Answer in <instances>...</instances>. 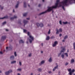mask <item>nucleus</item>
<instances>
[{
    "mask_svg": "<svg viewBox=\"0 0 75 75\" xmlns=\"http://www.w3.org/2000/svg\"><path fill=\"white\" fill-rule=\"evenodd\" d=\"M72 3H75V0H63L62 1V2H59V0H57L56 3L55 4V5L52 6V7H48V9L45 12H42L40 14V15L43 14L47 12H49L52 11L54 8H56L58 7H62V8L64 10H65L64 6H68L69 4H72Z\"/></svg>",
    "mask_w": 75,
    "mask_h": 75,
    "instance_id": "1",
    "label": "nucleus"
},
{
    "mask_svg": "<svg viewBox=\"0 0 75 75\" xmlns=\"http://www.w3.org/2000/svg\"><path fill=\"white\" fill-rule=\"evenodd\" d=\"M68 71L69 72V75H72V73L75 72V69H73L72 70L71 69H68Z\"/></svg>",
    "mask_w": 75,
    "mask_h": 75,
    "instance_id": "2",
    "label": "nucleus"
},
{
    "mask_svg": "<svg viewBox=\"0 0 75 75\" xmlns=\"http://www.w3.org/2000/svg\"><path fill=\"white\" fill-rule=\"evenodd\" d=\"M61 48L62 49V50H61L60 53L59 54V56L62 54V52H65V48L64 47L62 46L61 47Z\"/></svg>",
    "mask_w": 75,
    "mask_h": 75,
    "instance_id": "3",
    "label": "nucleus"
},
{
    "mask_svg": "<svg viewBox=\"0 0 75 75\" xmlns=\"http://www.w3.org/2000/svg\"><path fill=\"white\" fill-rule=\"evenodd\" d=\"M29 38H30L29 39V42L30 43H32V42L34 41V37L31 35H30L29 36Z\"/></svg>",
    "mask_w": 75,
    "mask_h": 75,
    "instance_id": "4",
    "label": "nucleus"
},
{
    "mask_svg": "<svg viewBox=\"0 0 75 75\" xmlns=\"http://www.w3.org/2000/svg\"><path fill=\"white\" fill-rule=\"evenodd\" d=\"M56 34H59V32H60V33H62V29L61 28H60L59 29V30H58V29H56Z\"/></svg>",
    "mask_w": 75,
    "mask_h": 75,
    "instance_id": "5",
    "label": "nucleus"
},
{
    "mask_svg": "<svg viewBox=\"0 0 75 75\" xmlns=\"http://www.w3.org/2000/svg\"><path fill=\"white\" fill-rule=\"evenodd\" d=\"M57 44H58V42L57 41H55L54 42V44H53L52 46L53 47H55Z\"/></svg>",
    "mask_w": 75,
    "mask_h": 75,
    "instance_id": "6",
    "label": "nucleus"
},
{
    "mask_svg": "<svg viewBox=\"0 0 75 75\" xmlns=\"http://www.w3.org/2000/svg\"><path fill=\"white\" fill-rule=\"evenodd\" d=\"M48 61L49 62H52V57H50Z\"/></svg>",
    "mask_w": 75,
    "mask_h": 75,
    "instance_id": "7",
    "label": "nucleus"
},
{
    "mask_svg": "<svg viewBox=\"0 0 75 75\" xmlns=\"http://www.w3.org/2000/svg\"><path fill=\"white\" fill-rule=\"evenodd\" d=\"M6 36H3L1 38V40L2 41H3L4 40L6 39Z\"/></svg>",
    "mask_w": 75,
    "mask_h": 75,
    "instance_id": "8",
    "label": "nucleus"
},
{
    "mask_svg": "<svg viewBox=\"0 0 75 75\" xmlns=\"http://www.w3.org/2000/svg\"><path fill=\"white\" fill-rule=\"evenodd\" d=\"M45 62V61L43 60L41 61L40 63H39V65H42L43 64H44V63Z\"/></svg>",
    "mask_w": 75,
    "mask_h": 75,
    "instance_id": "9",
    "label": "nucleus"
},
{
    "mask_svg": "<svg viewBox=\"0 0 75 75\" xmlns=\"http://www.w3.org/2000/svg\"><path fill=\"white\" fill-rule=\"evenodd\" d=\"M6 18H8V16H6L2 18H0V19H6Z\"/></svg>",
    "mask_w": 75,
    "mask_h": 75,
    "instance_id": "10",
    "label": "nucleus"
},
{
    "mask_svg": "<svg viewBox=\"0 0 75 75\" xmlns=\"http://www.w3.org/2000/svg\"><path fill=\"white\" fill-rule=\"evenodd\" d=\"M10 59L11 60H13V59H14V56H12L10 57Z\"/></svg>",
    "mask_w": 75,
    "mask_h": 75,
    "instance_id": "11",
    "label": "nucleus"
},
{
    "mask_svg": "<svg viewBox=\"0 0 75 75\" xmlns=\"http://www.w3.org/2000/svg\"><path fill=\"white\" fill-rule=\"evenodd\" d=\"M16 61L14 60L11 62V64H16Z\"/></svg>",
    "mask_w": 75,
    "mask_h": 75,
    "instance_id": "12",
    "label": "nucleus"
},
{
    "mask_svg": "<svg viewBox=\"0 0 75 75\" xmlns=\"http://www.w3.org/2000/svg\"><path fill=\"white\" fill-rule=\"evenodd\" d=\"M23 23L25 24V25L26 24H27L28 23V21H27L25 20H23Z\"/></svg>",
    "mask_w": 75,
    "mask_h": 75,
    "instance_id": "13",
    "label": "nucleus"
},
{
    "mask_svg": "<svg viewBox=\"0 0 75 75\" xmlns=\"http://www.w3.org/2000/svg\"><path fill=\"white\" fill-rule=\"evenodd\" d=\"M17 18V16H14V17H12L11 18V20H13L14 18Z\"/></svg>",
    "mask_w": 75,
    "mask_h": 75,
    "instance_id": "14",
    "label": "nucleus"
},
{
    "mask_svg": "<svg viewBox=\"0 0 75 75\" xmlns=\"http://www.w3.org/2000/svg\"><path fill=\"white\" fill-rule=\"evenodd\" d=\"M19 4V2L18 1L17 2V4L16 6V8H18V7Z\"/></svg>",
    "mask_w": 75,
    "mask_h": 75,
    "instance_id": "15",
    "label": "nucleus"
},
{
    "mask_svg": "<svg viewBox=\"0 0 75 75\" xmlns=\"http://www.w3.org/2000/svg\"><path fill=\"white\" fill-rule=\"evenodd\" d=\"M74 62H75V60H74V59H73L71 60V64H73V63H74Z\"/></svg>",
    "mask_w": 75,
    "mask_h": 75,
    "instance_id": "16",
    "label": "nucleus"
},
{
    "mask_svg": "<svg viewBox=\"0 0 75 75\" xmlns=\"http://www.w3.org/2000/svg\"><path fill=\"white\" fill-rule=\"evenodd\" d=\"M62 23L64 24V25H65L66 24H68V22L66 21V22H63Z\"/></svg>",
    "mask_w": 75,
    "mask_h": 75,
    "instance_id": "17",
    "label": "nucleus"
},
{
    "mask_svg": "<svg viewBox=\"0 0 75 75\" xmlns=\"http://www.w3.org/2000/svg\"><path fill=\"white\" fill-rule=\"evenodd\" d=\"M73 47L74 49L75 50V42L73 43Z\"/></svg>",
    "mask_w": 75,
    "mask_h": 75,
    "instance_id": "18",
    "label": "nucleus"
},
{
    "mask_svg": "<svg viewBox=\"0 0 75 75\" xmlns=\"http://www.w3.org/2000/svg\"><path fill=\"white\" fill-rule=\"evenodd\" d=\"M64 55H65L66 57H68V53H65L64 54Z\"/></svg>",
    "mask_w": 75,
    "mask_h": 75,
    "instance_id": "19",
    "label": "nucleus"
},
{
    "mask_svg": "<svg viewBox=\"0 0 75 75\" xmlns=\"http://www.w3.org/2000/svg\"><path fill=\"white\" fill-rule=\"evenodd\" d=\"M61 57H62V59H64V57H65V56L64 54H62L61 55Z\"/></svg>",
    "mask_w": 75,
    "mask_h": 75,
    "instance_id": "20",
    "label": "nucleus"
},
{
    "mask_svg": "<svg viewBox=\"0 0 75 75\" xmlns=\"http://www.w3.org/2000/svg\"><path fill=\"white\" fill-rule=\"evenodd\" d=\"M24 42L23 40H21L19 41V43H24Z\"/></svg>",
    "mask_w": 75,
    "mask_h": 75,
    "instance_id": "21",
    "label": "nucleus"
},
{
    "mask_svg": "<svg viewBox=\"0 0 75 75\" xmlns=\"http://www.w3.org/2000/svg\"><path fill=\"white\" fill-rule=\"evenodd\" d=\"M40 27H42L43 26H44V25L42 23H41L40 24Z\"/></svg>",
    "mask_w": 75,
    "mask_h": 75,
    "instance_id": "22",
    "label": "nucleus"
},
{
    "mask_svg": "<svg viewBox=\"0 0 75 75\" xmlns=\"http://www.w3.org/2000/svg\"><path fill=\"white\" fill-rule=\"evenodd\" d=\"M5 73L6 75H8L9 74H10L9 73V72H8V71H6V72H5Z\"/></svg>",
    "mask_w": 75,
    "mask_h": 75,
    "instance_id": "23",
    "label": "nucleus"
},
{
    "mask_svg": "<svg viewBox=\"0 0 75 75\" xmlns=\"http://www.w3.org/2000/svg\"><path fill=\"white\" fill-rule=\"evenodd\" d=\"M24 7H26L27 6L26 5V3L25 2H24Z\"/></svg>",
    "mask_w": 75,
    "mask_h": 75,
    "instance_id": "24",
    "label": "nucleus"
},
{
    "mask_svg": "<svg viewBox=\"0 0 75 75\" xmlns=\"http://www.w3.org/2000/svg\"><path fill=\"white\" fill-rule=\"evenodd\" d=\"M67 38H68V35H66L64 36V40H65V39H67Z\"/></svg>",
    "mask_w": 75,
    "mask_h": 75,
    "instance_id": "25",
    "label": "nucleus"
},
{
    "mask_svg": "<svg viewBox=\"0 0 75 75\" xmlns=\"http://www.w3.org/2000/svg\"><path fill=\"white\" fill-rule=\"evenodd\" d=\"M49 39H50V37L47 36L46 38V40H49Z\"/></svg>",
    "mask_w": 75,
    "mask_h": 75,
    "instance_id": "26",
    "label": "nucleus"
},
{
    "mask_svg": "<svg viewBox=\"0 0 75 75\" xmlns=\"http://www.w3.org/2000/svg\"><path fill=\"white\" fill-rule=\"evenodd\" d=\"M40 25V24L39 23H37V27H39Z\"/></svg>",
    "mask_w": 75,
    "mask_h": 75,
    "instance_id": "27",
    "label": "nucleus"
},
{
    "mask_svg": "<svg viewBox=\"0 0 75 75\" xmlns=\"http://www.w3.org/2000/svg\"><path fill=\"white\" fill-rule=\"evenodd\" d=\"M27 13H24L23 14V16H24V17H25V16H27Z\"/></svg>",
    "mask_w": 75,
    "mask_h": 75,
    "instance_id": "28",
    "label": "nucleus"
},
{
    "mask_svg": "<svg viewBox=\"0 0 75 75\" xmlns=\"http://www.w3.org/2000/svg\"><path fill=\"white\" fill-rule=\"evenodd\" d=\"M19 64L20 66H21V65H22L21 64V62L20 61L19 62Z\"/></svg>",
    "mask_w": 75,
    "mask_h": 75,
    "instance_id": "29",
    "label": "nucleus"
},
{
    "mask_svg": "<svg viewBox=\"0 0 75 75\" xmlns=\"http://www.w3.org/2000/svg\"><path fill=\"white\" fill-rule=\"evenodd\" d=\"M41 70H42V69L41 68H39L38 69V71H39V72H41Z\"/></svg>",
    "mask_w": 75,
    "mask_h": 75,
    "instance_id": "30",
    "label": "nucleus"
},
{
    "mask_svg": "<svg viewBox=\"0 0 75 75\" xmlns=\"http://www.w3.org/2000/svg\"><path fill=\"white\" fill-rule=\"evenodd\" d=\"M3 9V7L1 6V5H0V10H2Z\"/></svg>",
    "mask_w": 75,
    "mask_h": 75,
    "instance_id": "31",
    "label": "nucleus"
},
{
    "mask_svg": "<svg viewBox=\"0 0 75 75\" xmlns=\"http://www.w3.org/2000/svg\"><path fill=\"white\" fill-rule=\"evenodd\" d=\"M17 70L18 71H21V69L19 68L17 69Z\"/></svg>",
    "mask_w": 75,
    "mask_h": 75,
    "instance_id": "32",
    "label": "nucleus"
},
{
    "mask_svg": "<svg viewBox=\"0 0 75 75\" xmlns=\"http://www.w3.org/2000/svg\"><path fill=\"white\" fill-rule=\"evenodd\" d=\"M50 33H51V30H49V31H48V34H50Z\"/></svg>",
    "mask_w": 75,
    "mask_h": 75,
    "instance_id": "33",
    "label": "nucleus"
},
{
    "mask_svg": "<svg viewBox=\"0 0 75 75\" xmlns=\"http://www.w3.org/2000/svg\"><path fill=\"white\" fill-rule=\"evenodd\" d=\"M8 71L10 74V73H11V72H12V70H10Z\"/></svg>",
    "mask_w": 75,
    "mask_h": 75,
    "instance_id": "34",
    "label": "nucleus"
},
{
    "mask_svg": "<svg viewBox=\"0 0 75 75\" xmlns=\"http://www.w3.org/2000/svg\"><path fill=\"white\" fill-rule=\"evenodd\" d=\"M68 64H69V63L68 62H66L65 65L67 66V65H68Z\"/></svg>",
    "mask_w": 75,
    "mask_h": 75,
    "instance_id": "35",
    "label": "nucleus"
},
{
    "mask_svg": "<svg viewBox=\"0 0 75 75\" xmlns=\"http://www.w3.org/2000/svg\"><path fill=\"white\" fill-rule=\"evenodd\" d=\"M23 32L25 33H27V30H26L23 29Z\"/></svg>",
    "mask_w": 75,
    "mask_h": 75,
    "instance_id": "36",
    "label": "nucleus"
},
{
    "mask_svg": "<svg viewBox=\"0 0 75 75\" xmlns=\"http://www.w3.org/2000/svg\"><path fill=\"white\" fill-rule=\"evenodd\" d=\"M6 24V21H5L3 23H2V24L3 25H5V24Z\"/></svg>",
    "mask_w": 75,
    "mask_h": 75,
    "instance_id": "37",
    "label": "nucleus"
},
{
    "mask_svg": "<svg viewBox=\"0 0 75 75\" xmlns=\"http://www.w3.org/2000/svg\"><path fill=\"white\" fill-rule=\"evenodd\" d=\"M58 65H57L56 67H54V68L56 69H57V68H58Z\"/></svg>",
    "mask_w": 75,
    "mask_h": 75,
    "instance_id": "38",
    "label": "nucleus"
},
{
    "mask_svg": "<svg viewBox=\"0 0 75 75\" xmlns=\"http://www.w3.org/2000/svg\"><path fill=\"white\" fill-rule=\"evenodd\" d=\"M14 54L15 56V57H16L17 56V53H16V52H14Z\"/></svg>",
    "mask_w": 75,
    "mask_h": 75,
    "instance_id": "39",
    "label": "nucleus"
},
{
    "mask_svg": "<svg viewBox=\"0 0 75 75\" xmlns=\"http://www.w3.org/2000/svg\"><path fill=\"white\" fill-rule=\"evenodd\" d=\"M59 23L61 25H62V22L61 21H59Z\"/></svg>",
    "mask_w": 75,
    "mask_h": 75,
    "instance_id": "40",
    "label": "nucleus"
},
{
    "mask_svg": "<svg viewBox=\"0 0 75 75\" xmlns=\"http://www.w3.org/2000/svg\"><path fill=\"white\" fill-rule=\"evenodd\" d=\"M27 34H28V35L29 36H30V35H30V32H28Z\"/></svg>",
    "mask_w": 75,
    "mask_h": 75,
    "instance_id": "41",
    "label": "nucleus"
},
{
    "mask_svg": "<svg viewBox=\"0 0 75 75\" xmlns=\"http://www.w3.org/2000/svg\"><path fill=\"white\" fill-rule=\"evenodd\" d=\"M48 73H49V74H52V72H51V71H49L48 72Z\"/></svg>",
    "mask_w": 75,
    "mask_h": 75,
    "instance_id": "42",
    "label": "nucleus"
},
{
    "mask_svg": "<svg viewBox=\"0 0 75 75\" xmlns=\"http://www.w3.org/2000/svg\"><path fill=\"white\" fill-rule=\"evenodd\" d=\"M55 69H56L54 68V67L53 69V71H55Z\"/></svg>",
    "mask_w": 75,
    "mask_h": 75,
    "instance_id": "43",
    "label": "nucleus"
},
{
    "mask_svg": "<svg viewBox=\"0 0 75 75\" xmlns=\"http://www.w3.org/2000/svg\"><path fill=\"white\" fill-rule=\"evenodd\" d=\"M31 54L30 53L29 54V57H31Z\"/></svg>",
    "mask_w": 75,
    "mask_h": 75,
    "instance_id": "44",
    "label": "nucleus"
},
{
    "mask_svg": "<svg viewBox=\"0 0 75 75\" xmlns=\"http://www.w3.org/2000/svg\"><path fill=\"white\" fill-rule=\"evenodd\" d=\"M26 19H27V20H30V18H27Z\"/></svg>",
    "mask_w": 75,
    "mask_h": 75,
    "instance_id": "45",
    "label": "nucleus"
},
{
    "mask_svg": "<svg viewBox=\"0 0 75 75\" xmlns=\"http://www.w3.org/2000/svg\"><path fill=\"white\" fill-rule=\"evenodd\" d=\"M9 48H10L11 49V48H12V46H11L10 47H9Z\"/></svg>",
    "mask_w": 75,
    "mask_h": 75,
    "instance_id": "46",
    "label": "nucleus"
},
{
    "mask_svg": "<svg viewBox=\"0 0 75 75\" xmlns=\"http://www.w3.org/2000/svg\"><path fill=\"white\" fill-rule=\"evenodd\" d=\"M0 54H3V52H0Z\"/></svg>",
    "mask_w": 75,
    "mask_h": 75,
    "instance_id": "47",
    "label": "nucleus"
},
{
    "mask_svg": "<svg viewBox=\"0 0 75 75\" xmlns=\"http://www.w3.org/2000/svg\"><path fill=\"white\" fill-rule=\"evenodd\" d=\"M43 43H42L41 44V46H42V47H43Z\"/></svg>",
    "mask_w": 75,
    "mask_h": 75,
    "instance_id": "48",
    "label": "nucleus"
},
{
    "mask_svg": "<svg viewBox=\"0 0 75 75\" xmlns=\"http://www.w3.org/2000/svg\"><path fill=\"white\" fill-rule=\"evenodd\" d=\"M60 71H59L58 74H59V75H60Z\"/></svg>",
    "mask_w": 75,
    "mask_h": 75,
    "instance_id": "49",
    "label": "nucleus"
},
{
    "mask_svg": "<svg viewBox=\"0 0 75 75\" xmlns=\"http://www.w3.org/2000/svg\"><path fill=\"white\" fill-rule=\"evenodd\" d=\"M59 36L60 37H61V36H62V34H60L59 35Z\"/></svg>",
    "mask_w": 75,
    "mask_h": 75,
    "instance_id": "50",
    "label": "nucleus"
},
{
    "mask_svg": "<svg viewBox=\"0 0 75 75\" xmlns=\"http://www.w3.org/2000/svg\"><path fill=\"white\" fill-rule=\"evenodd\" d=\"M41 6V5L40 4H39L38 5V6L39 7H40Z\"/></svg>",
    "mask_w": 75,
    "mask_h": 75,
    "instance_id": "51",
    "label": "nucleus"
},
{
    "mask_svg": "<svg viewBox=\"0 0 75 75\" xmlns=\"http://www.w3.org/2000/svg\"><path fill=\"white\" fill-rule=\"evenodd\" d=\"M41 54H42V53H43V51H41Z\"/></svg>",
    "mask_w": 75,
    "mask_h": 75,
    "instance_id": "52",
    "label": "nucleus"
},
{
    "mask_svg": "<svg viewBox=\"0 0 75 75\" xmlns=\"http://www.w3.org/2000/svg\"><path fill=\"white\" fill-rule=\"evenodd\" d=\"M54 38V36H53L51 38Z\"/></svg>",
    "mask_w": 75,
    "mask_h": 75,
    "instance_id": "53",
    "label": "nucleus"
},
{
    "mask_svg": "<svg viewBox=\"0 0 75 75\" xmlns=\"http://www.w3.org/2000/svg\"><path fill=\"white\" fill-rule=\"evenodd\" d=\"M30 75H33V73H31V74H30Z\"/></svg>",
    "mask_w": 75,
    "mask_h": 75,
    "instance_id": "54",
    "label": "nucleus"
},
{
    "mask_svg": "<svg viewBox=\"0 0 75 75\" xmlns=\"http://www.w3.org/2000/svg\"><path fill=\"white\" fill-rule=\"evenodd\" d=\"M6 31H8V29H6Z\"/></svg>",
    "mask_w": 75,
    "mask_h": 75,
    "instance_id": "55",
    "label": "nucleus"
},
{
    "mask_svg": "<svg viewBox=\"0 0 75 75\" xmlns=\"http://www.w3.org/2000/svg\"><path fill=\"white\" fill-rule=\"evenodd\" d=\"M6 49L7 50V49L8 48V47H6Z\"/></svg>",
    "mask_w": 75,
    "mask_h": 75,
    "instance_id": "56",
    "label": "nucleus"
},
{
    "mask_svg": "<svg viewBox=\"0 0 75 75\" xmlns=\"http://www.w3.org/2000/svg\"><path fill=\"white\" fill-rule=\"evenodd\" d=\"M65 40H62V42H65Z\"/></svg>",
    "mask_w": 75,
    "mask_h": 75,
    "instance_id": "57",
    "label": "nucleus"
},
{
    "mask_svg": "<svg viewBox=\"0 0 75 75\" xmlns=\"http://www.w3.org/2000/svg\"><path fill=\"white\" fill-rule=\"evenodd\" d=\"M13 13H14L15 12V11H14V9H13Z\"/></svg>",
    "mask_w": 75,
    "mask_h": 75,
    "instance_id": "58",
    "label": "nucleus"
},
{
    "mask_svg": "<svg viewBox=\"0 0 75 75\" xmlns=\"http://www.w3.org/2000/svg\"><path fill=\"white\" fill-rule=\"evenodd\" d=\"M17 75H20V73H18Z\"/></svg>",
    "mask_w": 75,
    "mask_h": 75,
    "instance_id": "59",
    "label": "nucleus"
},
{
    "mask_svg": "<svg viewBox=\"0 0 75 75\" xmlns=\"http://www.w3.org/2000/svg\"><path fill=\"white\" fill-rule=\"evenodd\" d=\"M67 52H69V50H67Z\"/></svg>",
    "mask_w": 75,
    "mask_h": 75,
    "instance_id": "60",
    "label": "nucleus"
},
{
    "mask_svg": "<svg viewBox=\"0 0 75 75\" xmlns=\"http://www.w3.org/2000/svg\"><path fill=\"white\" fill-rule=\"evenodd\" d=\"M2 72L1 70H0V73H1Z\"/></svg>",
    "mask_w": 75,
    "mask_h": 75,
    "instance_id": "61",
    "label": "nucleus"
},
{
    "mask_svg": "<svg viewBox=\"0 0 75 75\" xmlns=\"http://www.w3.org/2000/svg\"><path fill=\"white\" fill-rule=\"evenodd\" d=\"M43 2H44V0H42Z\"/></svg>",
    "mask_w": 75,
    "mask_h": 75,
    "instance_id": "62",
    "label": "nucleus"
},
{
    "mask_svg": "<svg viewBox=\"0 0 75 75\" xmlns=\"http://www.w3.org/2000/svg\"><path fill=\"white\" fill-rule=\"evenodd\" d=\"M28 42H27L26 43H27V44H28Z\"/></svg>",
    "mask_w": 75,
    "mask_h": 75,
    "instance_id": "63",
    "label": "nucleus"
},
{
    "mask_svg": "<svg viewBox=\"0 0 75 75\" xmlns=\"http://www.w3.org/2000/svg\"><path fill=\"white\" fill-rule=\"evenodd\" d=\"M28 6L29 7H30V5H28Z\"/></svg>",
    "mask_w": 75,
    "mask_h": 75,
    "instance_id": "64",
    "label": "nucleus"
}]
</instances>
